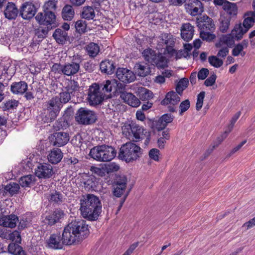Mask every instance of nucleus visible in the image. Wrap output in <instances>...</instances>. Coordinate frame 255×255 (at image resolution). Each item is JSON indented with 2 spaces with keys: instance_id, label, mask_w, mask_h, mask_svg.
<instances>
[{
  "instance_id": "obj_1",
  "label": "nucleus",
  "mask_w": 255,
  "mask_h": 255,
  "mask_svg": "<svg viewBox=\"0 0 255 255\" xmlns=\"http://www.w3.org/2000/svg\"><path fill=\"white\" fill-rule=\"evenodd\" d=\"M89 234L88 226L85 221L75 220L64 227L62 235L65 245L69 246L80 243Z\"/></svg>"
},
{
  "instance_id": "obj_2",
  "label": "nucleus",
  "mask_w": 255,
  "mask_h": 255,
  "mask_svg": "<svg viewBox=\"0 0 255 255\" xmlns=\"http://www.w3.org/2000/svg\"><path fill=\"white\" fill-rule=\"evenodd\" d=\"M80 211L82 216L91 221H96L102 211L99 198L94 194L82 195L80 199Z\"/></svg>"
},
{
  "instance_id": "obj_3",
  "label": "nucleus",
  "mask_w": 255,
  "mask_h": 255,
  "mask_svg": "<svg viewBox=\"0 0 255 255\" xmlns=\"http://www.w3.org/2000/svg\"><path fill=\"white\" fill-rule=\"evenodd\" d=\"M123 134L130 140L134 142L139 141L145 138L144 144L145 146L148 145L150 141V134L147 132L143 127L133 122L129 124H125L122 127Z\"/></svg>"
},
{
  "instance_id": "obj_4",
  "label": "nucleus",
  "mask_w": 255,
  "mask_h": 255,
  "mask_svg": "<svg viewBox=\"0 0 255 255\" xmlns=\"http://www.w3.org/2000/svg\"><path fill=\"white\" fill-rule=\"evenodd\" d=\"M117 154L116 150L111 146L102 145L91 149L90 155L98 161L107 162L113 159Z\"/></svg>"
},
{
  "instance_id": "obj_5",
  "label": "nucleus",
  "mask_w": 255,
  "mask_h": 255,
  "mask_svg": "<svg viewBox=\"0 0 255 255\" xmlns=\"http://www.w3.org/2000/svg\"><path fill=\"white\" fill-rule=\"evenodd\" d=\"M141 155V148L135 144L129 142L121 147L119 157L126 162H130L137 160Z\"/></svg>"
},
{
  "instance_id": "obj_6",
  "label": "nucleus",
  "mask_w": 255,
  "mask_h": 255,
  "mask_svg": "<svg viewBox=\"0 0 255 255\" xmlns=\"http://www.w3.org/2000/svg\"><path fill=\"white\" fill-rule=\"evenodd\" d=\"M97 117L94 112L86 108H81L77 111L75 120L79 124L88 125L95 122Z\"/></svg>"
},
{
  "instance_id": "obj_7",
  "label": "nucleus",
  "mask_w": 255,
  "mask_h": 255,
  "mask_svg": "<svg viewBox=\"0 0 255 255\" xmlns=\"http://www.w3.org/2000/svg\"><path fill=\"white\" fill-rule=\"evenodd\" d=\"M62 105L58 97H54L45 103V108L47 111L49 122L54 121L61 110Z\"/></svg>"
},
{
  "instance_id": "obj_8",
  "label": "nucleus",
  "mask_w": 255,
  "mask_h": 255,
  "mask_svg": "<svg viewBox=\"0 0 255 255\" xmlns=\"http://www.w3.org/2000/svg\"><path fill=\"white\" fill-rule=\"evenodd\" d=\"M105 98L99 85L96 83L92 84L88 89L87 100L90 105L100 104Z\"/></svg>"
},
{
  "instance_id": "obj_9",
  "label": "nucleus",
  "mask_w": 255,
  "mask_h": 255,
  "mask_svg": "<svg viewBox=\"0 0 255 255\" xmlns=\"http://www.w3.org/2000/svg\"><path fill=\"white\" fill-rule=\"evenodd\" d=\"M35 18L36 21L41 25L56 26V15L52 11L38 12Z\"/></svg>"
},
{
  "instance_id": "obj_10",
  "label": "nucleus",
  "mask_w": 255,
  "mask_h": 255,
  "mask_svg": "<svg viewBox=\"0 0 255 255\" xmlns=\"http://www.w3.org/2000/svg\"><path fill=\"white\" fill-rule=\"evenodd\" d=\"M127 185V178L125 176L120 177L113 184V195L118 198L121 197L126 191Z\"/></svg>"
},
{
  "instance_id": "obj_11",
  "label": "nucleus",
  "mask_w": 255,
  "mask_h": 255,
  "mask_svg": "<svg viewBox=\"0 0 255 255\" xmlns=\"http://www.w3.org/2000/svg\"><path fill=\"white\" fill-rule=\"evenodd\" d=\"M185 8L187 13L192 16H196L204 11V7L199 0H189L185 4Z\"/></svg>"
},
{
  "instance_id": "obj_12",
  "label": "nucleus",
  "mask_w": 255,
  "mask_h": 255,
  "mask_svg": "<svg viewBox=\"0 0 255 255\" xmlns=\"http://www.w3.org/2000/svg\"><path fill=\"white\" fill-rule=\"evenodd\" d=\"M53 168L48 163H40L35 170V175L39 178H49L53 174Z\"/></svg>"
},
{
  "instance_id": "obj_13",
  "label": "nucleus",
  "mask_w": 255,
  "mask_h": 255,
  "mask_svg": "<svg viewBox=\"0 0 255 255\" xmlns=\"http://www.w3.org/2000/svg\"><path fill=\"white\" fill-rule=\"evenodd\" d=\"M196 24L200 30L215 31V25L213 19L208 16H203L200 18H197Z\"/></svg>"
},
{
  "instance_id": "obj_14",
  "label": "nucleus",
  "mask_w": 255,
  "mask_h": 255,
  "mask_svg": "<svg viewBox=\"0 0 255 255\" xmlns=\"http://www.w3.org/2000/svg\"><path fill=\"white\" fill-rule=\"evenodd\" d=\"M116 77L124 83H130L135 78L133 73L130 70L124 68H119L116 72Z\"/></svg>"
},
{
  "instance_id": "obj_15",
  "label": "nucleus",
  "mask_w": 255,
  "mask_h": 255,
  "mask_svg": "<svg viewBox=\"0 0 255 255\" xmlns=\"http://www.w3.org/2000/svg\"><path fill=\"white\" fill-rule=\"evenodd\" d=\"M69 140V134L64 132H58L53 133L51 138L52 144L57 147H61L65 145Z\"/></svg>"
},
{
  "instance_id": "obj_16",
  "label": "nucleus",
  "mask_w": 255,
  "mask_h": 255,
  "mask_svg": "<svg viewBox=\"0 0 255 255\" xmlns=\"http://www.w3.org/2000/svg\"><path fill=\"white\" fill-rule=\"evenodd\" d=\"M36 9L31 2H26L22 4L20 12L21 17L25 19H29L35 15Z\"/></svg>"
},
{
  "instance_id": "obj_17",
  "label": "nucleus",
  "mask_w": 255,
  "mask_h": 255,
  "mask_svg": "<svg viewBox=\"0 0 255 255\" xmlns=\"http://www.w3.org/2000/svg\"><path fill=\"white\" fill-rule=\"evenodd\" d=\"M64 216V213L61 210L56 209L52 214L46 216L44 222L46 224L52 226L60 222Z\"/></svg>"
},
{
  "instance_id": "obj_18",
  "label": "nucleus",
  "mask_w": 255,
  "mask_h": 255,
  "mask_svg": "<svg viewBox=\"0 0 255 255\" xmlns=\"http://www.w3.org/2000/svg\"><path fill=\"white\" fill-rule=\"evenodd\" d=\"M120 98L124 102L132 107H137L140 104L139 100L130 93L127 92H121Z\"/></svg>"
},
{
  "instance_id": "obj_19",
  "label": "nucleus",
  "mask_w": 255,
  "mask_h": 255,
  "mask_svg": "<svg viewBox=\"0 0 255 255\" xmlns=\"http://www.w3.org/2000/svg\"><path fill=\"white\" fill-rule=\"evenodd\" d=\"M194 32V26L189 23H184L181 27V37L186 41L191 40Z\"/></svg>"
},
{
  "instance_id": "obj_20",
  "label": "nucleus",
  "mask_w": 255,
  "mask_h": 255,
  "mask_svg": "<svg viewBox=\"0 0 255 255\" xmlns=\"http://www.w3.org/2000/svg\"><path fill=\"white\" fill-rule=\"evenodd\" d=\"M48 245L50 247L54 249H61L63 245H65L63 239V236L61 237L59 235L53 234L50 236L48 240Z\"/></svg>"
},
{
  "instance_id": "obj_21",
  "label": "nucleus",
  "mask_w": 255,
  "mask_h": 255,
  "mask_svg": "<svg viewBox=\"0 0 255 255\" xmlns=\"http://www.w3.org/2000/svg\"><path fill=\"white\" fill-rule=\"evenodd\" d=\"M17 221V217L15 215L11 214L0 218V225L4 227L13 228L15 227Z\"/></svg>"
},
{
  "instance_id": "obj_22",
  "label": "nucleus",
  "mask_w": 255,
  "mask_h": 255,
  "mask_svg": "<svg viewBox=\"0 0 255 255\" xmlns=\"http://www.w3.org/2000/svg\"><path fill=\"white\" fill-rule=\"evenodd\" d=\"M63 75L71 76L76 74L80 70V65L76 62L67 63L63 65Z\"/></svg>"
},
{
  "instance_id": "obj_23",
  "label": "nucleus",
  "mask_w": 255,
  "mask_h": 255,
  "mask_svg": "<svg viewBox=\"0 0 255 255\" xmlns=\"http://www.w3.org/2000/svg\"><path fill=\"white\" fill-rule=\"evenodd\" d=\"M180 101V98L177 93L170 91L166 94L165 98L161 102V104L162 105L169 104L175 105L178 104Z\"/></svg>"
},
{
  "instance_id": "obj_24",
  "label": "nucleus",
  "mask_w": 255,
  "mask_h": 255,
  "mask_svg": "<svg viewBox=\"0 0 255 255\" xmlns=\"http://www.w3.org/2000/svg\"><path fill=\"white\" fill-rule=\"evenodd\" d=\"M174 119V116L170 114L163 115L158 120L156 125V128L158 130L164 129L167 125L171 123Z\"/></svg>"
},
{
  "instance_id": "obj_25",
  "label": "nucleus",
  "mask_w": 255,
  "mask_h": 255,
  "mask_svg": "<svg viewBox=\"0 0 255 255\" xmlns=\"http://www.w3.org/2000/svg\"><path fill=\"white\" fill-rule=\"evenodd\" d=\"M63 156L61 150L54 148L51 150L47 155L48 161L52 164H57L60 162Z\"/></svg>"
},
{
  "instance_id": "obj_26",
  "label": "nucleus",
  "mask_w": 255,
  "mask_h": 255,
  "mask_svg": "<svg viewBox=\"0 0 255 255\" xmlns=\"http://www.w3.org/2000/svg\"><path fill=\"white\" fill-rule=\"evenodd\" d=\"M28 86L27 83L24 81L14 82L11 85V91L14 94L22 95L27 90Z\"/></svg>"
},
{
  "instance_id": "obj_27",
  "label": "nucleus",
  "mask_w": 255,
  "mask_h": 255,
  "mask_svg": "<svg viewBox=\"0 0 255 255\" xmlns=\"http://www.w3.org/2000/svg\"><path fill=\"white\" fill-rule=\"evenodd\" d=\"M0 70L2 74L6 75L8 77H11L14 74V69L13 66L8 60L2 61L0 63Z\"/></svg>"
},
{
  "instance_id": "obj_28",
  "label": "nucleus",
  "mask_w": 255,
  "mask_h": 255,
  "mask_svg": "<svg viewBox=\"0 0 255 255\" xmlns=\"http://www.w3.org/2000/svg\"><path fill=\"white\" fill-rule=\"evenodd\" d=\"M100 68L102 72L109 75L113 74L115 69L114 62L108 60L102 61L100 65Z\"/></svg>"
},
{
  "instance_id": "obj_29",
  "label": "nucleus",
  "mask_w": 255,
  "mask_h": 255,
  "mask_svg": "<svg viewBox=\"0 0 255 255\" xmlns=\"http://www.w3.org/2000/svg\"><path fill=\"white\" fill-rule=\"evenodd\" d=\"M18 12L15 5L12 2H8L4 10V15L9 19H15L17 15Z\"/></svg>"
},
{
  "instance_id": "obj_30",
  "label": "nucleus",
  "mask_w": 255,
  "mask_h": 255,
  "mask_svg": "<svg viewBox=\"0 0 255 255\" xmlns=\"http://www.w3.org/2000/svg\"><path fill=\"white\" fill-rule=\"evenodd\" d=\"M249 41L248 39H244L243 41L236 45L232 50V55L234 56H238L241 55L244 56L246 55V52L243 51L248 46Z\"/></svg>"
},
{
  "instance_id": "obj_31",
  "label": "nucleus",
  "mask_w": 255,
  "mask_h": 255,
  "mask_svg": "<svg viewBox=\"0 0 255 255\" xmlns=\"http://www.w3.org/2000/svg\"><path fill=\"white\" fill-rule=\"evenodd\" d=\"M248 32L241 23L236 24L231 31L232 35L237 40H241L244 35Z\"/></svg>"
},
{
  "instance_id": "obj_32",
  "label": "nucleus",
  "mask_w": 255,
  "mask_h": 255,
  "mask_svg": "<svg viewBox=\"0 0 255 255\" xmlns=\"http://www.w3.org/2000/svg\"><path fill=\"white\" fill-rule=\"evenodd\" d=\"M235 39L232 35V33L230 34H227L222 36L220 38V41L218 43L216 44L217 47H221L223 45H225V46L228 47L230 46H232L235 43Z\"/></svg>"
},
{
  "instance_id": "obj_33",
  "label": "nucleus",
  "mask_w": 255,
  "mask_h": 255,
  "mask_svg": "<svg viewBox=\"0 0 255 255\" xmlns=\"http://www.w3.org/2000/svg\"><path fill=\"white\" fill-rule=\"evenodd\" d=\"M53 37L59 44H63L65 42L68 37V34L65 30L57 28L53 34Z\"/></svg>"
},
{
  "instance_id": "obj_34",
  "label": "nucleus",
  "mask_w": 255,
  "mask_h": 255,
  "mask_svg": "<svg viewBox=\"0 0 255 255\" xmlns=\"http://www.w3.org/2000/svg\"><path fill=\"white\" fill-rule=\"evenodd\" d=\"M136 93L142 101L149 100L153 98L152 92L144 87L138 88Z\"/></svg>"
},
{
  "instance_id": "obj_35",
  "label": "nucleus",
  "mask_w": 255,
  "mask_h": 255,
  "mask_svg": "<svg viewBox=\"0 0 255 255\" xmlns=\"http://www.w3.org/2000/svg\"><path fill=\"white\" fill-rule=\"evenodd\" d=\"M231 17L227 16H221L219 19V29L222 33L227 32L230 25Z\"/></svg>"
},
{
  "instance_id": "obj_36",
  "label": "nucleus",
  "mask_w": 255,
  "mask_h": 255,
  "mask_svg": "<svg viewBox=\"0 0 255 255\" xmlns=\"http://www.w3.org/2000/svg\"><path fill=\"white\" fill-rule=\"evenodd\" d=\"M61 14L65 20L70 21L74 16L75 11L72 6L67 4L63 7Z\"/></svg>"
},
{
  "instance_id": "obj_37",
  "label": "nucleus",
  "mask_w": 255,
  "mask_h": 255,
  "mask_svg": "<svg viewBox=\"0 0 255 255\" xmlns=\"http://www.w3.org/2000/svg\"><path fill=\"white\" fill-rule=\"evenodd\" d=\"M95 16V12L93 7L90 6H84L81 13V17L85 19H93Z\"/></svg>"
},
{
  "instance_id": "obj_38",
  "label": "nucleus",
  "mask_w": 255,
  "mask_h": 255,
  "mask_svg": "<svg viewBox=\"0 0 255 255\" xmlns=\"http://www.w3.org/2000/svg\"><path fill=\"white\" fill-rule=\"evenodd\" d=\"M223 9L229 14L231 18L237 15L238 13V7L236 3L229 2H226L224 5Z\"/></svg>"
},
{
  "instance_id": "obj_39",
  "label": "nucleus",
  "mask_w": 255,
  "mask_h": 255,
  "mask_svg": "<svg viewBox=\"0 0 255 255\" xmlns=\"http://www.w3.org/2000/svg\"><path fill=\"white\" fill-rule=\"evenodd\" d=\"M142 56L148 63L154 65V61L156 60V55L155 51L151 49H145L142 53Z\"/></svg>"
},
{
  "instance_id": "obj_40",
  "label": "nucleus",
  "mask_w": 255,
  "mask_h": 255,
  "mask_svg": "<svg viewBox=\"0 0 255 255\" xmlns=\"http://www.w3.org/2000/svg\"><path fill=\"white\" fill-rule=\"evenodd\" d=\"M86 49L88 55L91 57H96L100 52L99 45L93 42H91L87 45Z\"/></svg>"
},
{
  "instance_id": "obj_41",
  "label": "nucleus",
  "mask_w": 255,
  "mask_h": 255,
  "mask_svg": "<svg viewBox=\"0 0 255 255\" xmlns=\"http://www.w3.org/2000/svg\"><path fill=\"white\" fill-rule=\"evenodd\" d=\"M8 252L13 255H26L21 246L15 243H10L8 246Z\"/></svg>"
},
{
  "instance_id": "obj_42",
  "label": "nucleus",
  "mask_w": 255,
  "mask_h": 255,
  "mask_svg": "<svg viewBox=\"0 0 255 255\" xmlns=\"http://www.w3.org/2000/svg\"><path fill=\"white\" fill-rule=\"evenodd\" d=\"M101 87H102L101 91L105 95V93H110L113 89H115L116 83L114 81L106 80L101 84Z\"/></svg>"
},
{
  "instance_id": "obj_43",
  "label": "nucleus",
  "mask_w": 255,
  "mask_h": 255,
  "mask_svg": "<svg viewBox=\"0 0 255 255\" xmlns=\"http://www.w3.org/2000/svg\"><path fill=\"white\" fill-rule=\"evenodd\" d=\"M159 42L164 44L166 46L174 45V40L173 36L170 34L163 33L161 35Z\"/></svg>"
},
{
  "instance_id": "obj_44",
  "label": "nucleus",
  "mask_w": 255,
  "mask_h": 255,
  "mask_svg": "<svg viewBox=\"0 0 255 255\" xmlns=\"http://www.w3.org/2000/svg\"><path fill=\"white\" fill-rule=\"evenodd\" d=\"M79 85L78 83L75 80H70L65 87L66 91L71 95L74 94L76 92L79 91Z\"/></svg>"
},
{
  "instance_id": "obj_45",
  "label": "nucleus",
  "mask_w": 255,
  "mask_h": 255,
  "mask_svg": "<svg viewBox=\"0 0 255 255\" xmlns=\"http://www.w3.org/2000/svg\"><path fill=\"white\" fill-rule=\"evenodd\" d=\"M19 189V184L16 183H10L4 187V192H8L11 195L17 193Z\"/></svg>"
},
{
  "instance_id": "obj_46",
  "label": "nucleus",
  "mask_w": 255,
  "mask_h": 255,
  "mask_svg": "<svg viewBox=\"0 0 255 255\" xmlns=\"http://www.w3.org/2000/svg\"><path fill=\"white\" fill-rule=\"evenodd\" d=\"M167 59L161 54L156 55V60L154 61V64L159 68H164L167 66Z\"/></svg>"
},
{
  "instance_id": "obj_47",
  "label": "nucleus",
  "mask_w": 255,
  "mask_h": 255,
  "mask_svg": "<svg viewBox=\"0 0 255 255\" xmlns=\"http://www.w3.org/2000/svg\"><path fill=\"white\" fill-rule=\"evenodd\" d=\"M87 22L83 20H78L75 24L76 31L80 33H84L87 31Z\"/></svg>"
},
{
  "instance_id": "obj_48",
  "label": "nucleus",
  "mask_w": 255,
  "mask_h": 255,
  "mask_svg": "<svg viewBox=\"0 0 255 255\" xmlns=\"http://www.w3.org/2000/svg\"><path fill=\"white\" fill-rule=\"evenodd\" d=\"M34 181V176L28 175L21 177L19 181V184L22 187H28Z\"/></svg>"
},
{
  "instance_id": "obj_49",
  "label": "nucleus",
  "mask_w": 255,
  "mask_h": 255,
  "mask_svg": "<svg viewBox=\"0 0 255 255\" xmlns=\"http://www.w3.org/2000/svg\"><path fill=\"white\" fill-rule=\"evenodd\" d=\"M189 81L186 78L181 79L176 85V91L179 95H181L183 91L188 86Z\"/></svg>"
},
{
  "instance_id": "obj_50",
  "label": "nucleus",
  "mask_w": 255,
  "mask_h": 255,
  "mask_svg": "<svg viewBox=\"0 0 255 255\" xmlns=\"http://www.w3.org/2000/svg\"><path fill=\"white\" fill-rule=\"evenodd\" d=\"M241 115L240 112L237 113L232 118L230 122V124L229 125L228 129L226 130L224 134H223V137L225 138H226L228 134L232 130L235 123L236 122L237 120L239 118L240 116Z\"/></svg>"
},
{
  "instance_id": "obj_51",
  "label": "nucleus",
  "mask_w": 255,
  "mask_h": 255,
  "mask_svg": "<svg viewBox=\"0 0 255 255\" xmlns=\"http://www.w3.org/2000/svg\"><path fill=\"white\" fill-rule=\"evenodd\" d=\"M49 200L51 202H53L56 203H59L63 201V196L60 192L56 191H53L50 195Z\"/></svg>"
},
{
  "instance_id": "obj_52",
  "label": "nucleus",
  "mask_w": 255,
  "mask_h": 255,
  "mask_svg": "<svg viewBox=\"0 0 255 255\" xmlns=\"http://www.w3.org/2000/svg\"><path fill=\"white\" fill-rule=\"evenodd\" d=\"M208 61L211 66L217 68L221 67L223 64V61L216 56H209Z\"/></svg>"
},
{
  "instance_id": "obj_53",
  "label": "nucleus",
  "mask_w": 255,
  "mask_h": 255,
  "mask_svg": "<svg viewBox=\"0 0 255 255\" xmlns=\"http://www.w3.org/2000/svg\"><path fill=\"white\" fill-rule=\"evenodd\" d=\"M214 31L200 30V37L203 40L210 41L215 38V35L213 33Z\"/></svg>"
},
{
  "instance_id": "obj_54",
  "label": "nucleus",
  "mask_w": 255,
  "mask_h": 255,
  "mask_svg": "<svg viewBox=\"0 0 255 255\" xmlns=\"http://www.w3.org/2000/svg\"><path fill=\"white\" fill-rule=\"evenodd\" d=\"M246 17L243 20L242 26L248 31L254 25V20L252 19L251 16L248 14V12L246 13Z\"/></svg>"
},
{
  "instance_id": "obj_55",
  "label": "nucleus",
  "mask_w": 255,
  "mask_h": 255,
  "mask_svg": "<svg viewBox=\"0 0 255 255\" xmlns=\"http://www.w3.org/2000/svg\"><path fill=\"white\" fill-rule=\"evenodd\" d=\"M18 106V101L15 100H10L6 101L4 104V106L2 108L4 111L6 110H12L16 108Z\"/></svg>"
},
{
  "instance_id": "obj_56",
  "label": "nucleus",
  "mask_w": 255,
  "mask_h": 255,
  "mask_svg": "<svg viewBox=\"0 0 255 255\" xmlns=\"http://www.w3.org/2000/svg\"><path fill=\"white\" fill-rule=\"evenodd\" d=\"M48 27H39L35 30V35L39 39H43L47 34Z\"/></svg>"
},
{
  "instance_id": "obj_57",
  "label": "nucleus",
  "mask_w": 255,
  "mask_h": 255,
  "mask_svg": "<svg viewBox=\"0 0 255 255\" xmlns=\"http://www.w3.org/2000/svg\"><path fill=\"white\" fill-rule=\"evenodd\" d=\"M90 170L93 173L100 177L105 176L106 172L105 166L102 167L91 166Z\"/></svg>"
},
{
  "instance_id": "obj_58",
  "label": "nucleus",
  "mask_w": 255,
  "mask_h": 255,
  "mask_svg": "<svg viewBox=\"0 0 255 255\" xmlns=\"http://www.w3.org/2000/svg\"><path fill=\"white\" fill-rule=\"evenodd\" d=\"M57 97L60 100L61 104L62 105V104L67 103L71 99V94L66 91L60 93Z\"/></svg>"
},
{
  "instance_id": "obj_59",
  "label": "nucleus",
  "mask_w": 255,
  "mask_h": 255,
  "mask_svg": "<svg viewBox=\"0 0 255 255\" xmlns=\"http://www.w3.org/2000/svg\"><path fill=\"white\" fill-rule=\"evenodd\" d=\"M205 95V92L202 91L197 96V102L196 104V109L197 111L200 110L202 108Z\"/></svg>"
},
{
  "instance_id": "obj_60",
  "label": "nucleus",
  "mask_w": 255,
  "mask_h": 255,
  "mask_svg": "<svg viewBox=\"0 0 255 255\" xmlns=\"http://www.w3.org/2000/svg\"><path fill=\"white\" fill-rule=\"evenodd\" d=\"M106 172L109 173L117 171L120 169V166L115 162H112L105 165Z\"/></svg>"
},
{
  "instance_id": "obj_61",
  "label": "nucleus",
  "mask_w": 255,
  "mask_h": 255,
  "mask_svg": "<svg viewBox=\"0 0 255 255\" xmlns=\"http://www.w3.org/2000/svg\"><path fill=\"white\" fill-rule=\"evenodd\" d=\"M190 106V103L189 100H186L185 101H182L179 106V109H180V112L179 114L180 115L182 116L183 114L187 111Z\"/></svg>"
},
{
  "instance_id": "obj_62",
  "label": "nucleus",
  "mask_w": 255,
  "mask_h": 255,
  "mask_svg": "<svg viewBox=\"0 0 255 255\" xmlns=\"http://www.w3.org/2000/svg\"><path fill=\"white\" fill-rule=\"evenodd\" d=\"M57 1L56 0H48L45 2L44 7L47 11H52L56 8Z\"/></svg>"
},
{
  "instance_id": "obj_63",
  "label": "nucleus",
  "mask_w": 255,
  "mask_h": 255,
  "mask_svg": "<svg viewBox=\"0 0 255 255\" xmlns=\"http://www.w3.org/2000/svg\"><path fill=\"white\" fill-rule=\"evenodd\" d=\"M138 75L141 77L146 76L149 72L148 67L145 65L139 64L138 66Z\"/></svg>"
},
{
  "instance_id": "obj_64",
  "label": "nucleus",
  "mask_w": 255,
  "mask_h": 255,
  "mask_svg": "<svg viewBox=\"0 0 255 255\" xmlns=\"http://www.w3.org/2000/svg\"><path fill=\"white\" fill-rule=\"evenodd\" d=\"M51 72L55 74H63V65L59 63L54 64L51 67Z\"/></svg>"
}]
</instances>
